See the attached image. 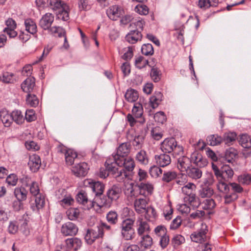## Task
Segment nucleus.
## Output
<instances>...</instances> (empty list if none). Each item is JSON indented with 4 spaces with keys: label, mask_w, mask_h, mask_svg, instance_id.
<instances>
[{
    "label": "nucleus",
    "mask_w": 251,
    "mask_h": 251,
    "mask_svg": "<svg viewBox=\"0 0 251 251\" xmlns=\"http://www.w3.org/2000/svg\"><path fill=\"white\" fill-rule=\"evenodd\" d=\"M105 166L106 171L111 173L118 182H124L126 178L130 179L131 176L124 168H117L118 164L115 162V158L113 157L107 158L105 163Z\"/></svg>",
    "instance_id": "f257e3e1"
},
{
    "label": "nucleus",
    "mask_w": 251,
    "mask_h": 251,
    "mask_svg": "<svg viewBox=\"0 0 251 251\" xmlns=\"http://www.w3.org/2000/svg\"><path fill=\"white\" fill-rule=\"evenodd\" d=\"M50 4L55 12L57 19L64 21L69 19L70 8L67 3L61 0H50Z\"/></svg>",
    "instance_id": "f03ea898"
},
{
    "label": "nucleus",
    "mask_w": 251,
    "mask_h": 251,
    "mask_svg": "<svg viewBox=\"0 0 251 251\" xmlns=\"http://www.w3.org/2000/svg\"><path fill=\"white\" fill-rule=\"evenodd\" d=\"M135 220L126 218L123 220L120 225L121 237L126 241L133 240L135 236L134 224Z\"/></svg>",
    "instance_id": "7ed1b4c3"
},
{
    "label": "nucleus",
    "mask_w": 251,
    "mask_h": 251,
    "mask_svg": "<svg viewBox=\"0 0 251 251\" xmlns=\"http://www.w3.org/2000/svg\"><path fill=\"white\" fill-rule=\"evenodd\" d=\"M207 232L208 227L205 224L202 223L201 227L191 234V239L194 242L202 243L207 240Z\"/></svg>",
    "instance_id": "20e7f679"
},
{
    "label": "nucleus",
    "mask_w": 251,
    "mask_h": 251,
    "mask_svg": "<svg viewBox=\"0 0 251 251\" xmlns=\"http://www.w3.org/2000/svg\"><path fill=\"white\" fill-rule=\"evenodd\" d=\"M196 188V185L192 182L187 183L181 187L182 193L186 195L184 198L185 202L192 204L193 202L195 201L196 200V196L195 194Z\"/></svg>",
    "instance_id": "39448f33"
},
{
    "label": "nucleus",
    "mask_w": 251,
    "mask_h": 251,
    "mask_svg": "<svg viewBox=\"0 0 251 251\" xmlns=\"http://www.w3.org/2000/svg\"><path fill=\"white\" fill-rule=\"evenodd\" d=\"M115 162L119 167H123L126 171L131 176L135 167V164L133 158L130 157H122L115 159Z\"/></svg>",
    "instance_id": "423d86ee"
},
{
    "label": "nucleus",
    "mask_w": 251,
    "mask_h": 251,
    "mask_svg": "<svg viewBox=\"0 0 251 251\" xmlns=\"http://www.w3.org/2000/svg\"><path fill=\"white\" fill-rule=\"evenodd\" d=\"M103 234V230L100 226H97L95 228H89L86 231L85 239L88 244H92L96 239L102 237Z\"/></svg>",
    "instance_id": "0eeeda50"
},
{
    "label": "nucleus",
    "mask_w": 251,
    "mask_h": 251,
    "mask_svg": "<svg viewBox=\"0 0 251 251\" xmlns=\"http://www.w3.org/2000/svg\"><path fill=\"white\" fill-rule=\"evenodd\" d=\"M124 14V9L118 5L110 6L106 10V14L109 18L112 20H117L121 16Z\"/></svg>",
    "instance_id": "6e6552de"
},
{
    "label": "nucleus",
    "mask_w": 251,
    "mask_h": 251,
    "mask_svg": "<svg viewBox=\"0 0 251 251\" xmlns=\"http://www.w3.org/2000/svg\"><path fill=\"white\" fill-rule=\"evenodd\" d=\"M138 191L140 195L148 198L153 193L154 187L153 185L149 182H141L137 184Z\"/></svg>",
    "instance_id": "1a4fd4ad"
},
{
    "label": "nucleus",
    "mask_w": 251,
    "mask_h": 251,
    "mask_svg": "<svg viewBox=\"0 0 251 251\" xmlns=\"http://www.w3.org/2000/svg\"><path fill=\"white\" fill-rule=\"evenodd\" d=\"M78 230L77 226L75 224L68 222L62 225L61 232L65 236H74L77 234Z\"/></svg>",
    "instance_id": "9d476101"
},
{
    "label": "nucleus",
    "mask_w": 251,
    "mask_h": 251,
    "mask_svg": "<svg viewBox=\"0 0 251 251\" xmlns=\"http://www.w3.org/2000/svg\"><path fill=\"white\" fill-rule=\"evenodd\" d=\"M89 169L87 163L81 162L73 167L72 171L76 176H84L87 174Z\"/></svg>",
    "instance_id": "9b49d317"
},
{
    "label": "nucleus",
    "mask_w": 251,
    "mask_h": 251,
    "mask_svg": "<svg viewBox=\"0 0 251 251\" xmlns=\"http://www.w3.org/2000/svg\"><path fill=\"white\" fill-rule=\"evenodd\" d=\"M130 144L128 142L121 144L117 149V153L115 155H112L110 157L120 158L122 157H126L130 151Z\"/></svg>",
    "instance_id": "f8f14e48"
},
{
    "label": "nucleus",
    "mask_w": 251,
    "mask_h": 251,
    "mask_svg": "<svg viewBox=\"0 0 251 251\" xmlns=\"http://www.w3.org/2000/svg\"><path fill=\"white\" fill-rule=\"evenodd\" d=\"M191 167V160L185 156H182L177 158V168L181 172H187Z\"/></svg>",
    "instance_id": "ddd939ff"
},
{
    "label": "nucleus",
    "mask_w": 251,
    "mask_h": 251,
    "mask_svg": "<svg viewBox=\"0 0 251 251\" xmlns=\"http://www.w3.org/2000/svg\"><path fill=\"white\" fill-rule=\"evenodd\" d=\"M234 174L233 171L228 165H224L221 167L220 176L217 177L218 180L223 179L224 181H229Z\"/></svg>",
    "instance_id": "4468645a"
},
{
    "label": "nucleus",
    "mask_w": 251,
    "mask_h": 251,
    "mask_svg": "<svg viewBox=\"0 0 251 251\" xmlns=\"http://www.w3.org/2000/svg\"><path fill=\"white\" fill-rule=\"evenodd\" d=\"M176 145V142L174 138H166L161 144V149L163 152L170 153Z\"/></svg>",
    "instance_id": "2eb2a0df"
},
{
    "label": "nucleus",
    "mask_w": 251,
    "mask_h": 251,
    "mask_svg": "<svg viewBox=\"0 0 251 251\" xmlns=\"http://www.w3.org/2000/svg\"><path fill=\"white\" fill-rule=\"evenodd\" d=\"M125 194L128 199L134 200L136 197L140 195L137 184L134 185L131 183L126 186L125 190Z\"/></svg>",
    "instance_id": "dca6fc26"
},
{
    "label": "nucleus",
    "mask_w": 251,
    "mask_h": 251,
    "mask_svg": "<svg viewBox=\"0 0 251 251\" xmlns=\"http://www.w3.org/2000/svg\"><path fill=\"white\" fill-rule=\"evenodd\" d=\"M54 21V16L50 13L45 14L40 21L39 25L44 30H49Z\"/></svg>",
    "instance_id": "f3484780"
},
{
    "label": "nucleus",
    "mask_w": 251,
    "mask_h": 251,
    "mask_svg": "<svg viewBox=\"0 0 251 251\" xmlns=\"http://www.w3.org/2000/svg\"><path fill=\"white\" fill-rule=\"evenodd\" d=\"M76 200L79 203L87 205L88 209L95 207L94 201L88 200L86 193L83 191L78 193L76 196Z\"/></svg>",
    "instance_id": "a211bd4d"
},
{
    "label": "nucleus",
    "mask_w": 251,
    "mask_h": 251,
    "mask_svg": "<svg viewBox=\"0 0 251 251\" xmlns=\"http://www.w3.org/2000/svg\"><path fill=\"white\" fill-rule=\"evenodd\" d=\"M41 163V159L39 155L33 154L29 156L28 165L32 172H37L40 167Z\"/></svg>",
    "instance_id": "6ab92c4d"
},
{
    "label": "nucleus",
    "mask_w": 251,
    "mask_h": 251,
    "mask_svg": "<svg viewBox=\"0 0 251 251\" xmlns=\"http://www.w3.org/2000/svg\"><path fill=\"white\" fill-rule=\"evenodd\" d=\"M7 26L3 31L6 32L10 38H14L17 35V32L15 30L16 27V23L15 21L11 18H9L5 22Z\"/></svg>",
    "instance_id": "aec40b11"
},
{
    "label": "nucleus",
    "mask_w": 251,
    "mask_h": 251,
    "mask_svg": "<svg viewBox=\"0 0 251 251\" xmlns=\"http://www.w3.org/2000/svg\"><path fill=\"white\" fill-rule=\"evenodd\" d=\"M154 159L156 164L160 167H165L170 164L171 162V156L166 153L155 155Z\"/></svg>",
    "instance_id": "412c9836"
},
{
    "label": "nucleus",
    "mask_w": 251,
    "mask_h": 251,
    "mask_svg": "<svg viewBox=\"0 0 251 251\" xmlns=\"http://www.w3.org/2000/svg\"><path fill=\"white\" fill-rule=\"evenodd\" d=\"M122 192L121 188L117 185H113L106 192V196L113 202L117 201L120 197Z\"/></svg>",
    "instance_id": "4be33fe9"
},
{
    "label": "nucleus",
    "mask_w": 251,
    "mask_h": 251,
    "mask_svg": "<svg viewBox=\"0 0 251 251\" xmlns=\"http://www.w3.org/2000/svg\"><path fill=\"white\" fill-rule=\"evenodd\" d=\"M149 201V199L146 198L135 199L134 203L135 211L139 214L144 213Z\"/></svg>",
    "instance_id": "5701e85b"
},
{
    "label": "nucleus",
    "mask_w": 251,
    "mask_h": 251,
    "mask_svg": "<svg viewBox=\"0 0 251 251\" xmlns=\"http://www.w3.org/2000/svg\"><path fill=\"white\" fill-rule=\"evenodd\" d=\"M35 85V78L33 77L29 76L21 84V88L24 92L30 94L33 91Z\"/></svg>",
    "instance_id": "b1692460"
},
{
    "label": "nucleus",
    "mask_w": 251,
    "mask_h": 251,
    "mask_svg": "<svg viewBox=\"0 0 251 251\" xmlns=\"http://www.w3.org/2000/svg\"><path fill=\"white\" fill-rule=\"evenodd\" d=\"M65 243L68 249H73L74 251L79 249L82 245L81 239L77 237L67 239L65 240Z\"/></svg>",
    "instance_id": "393cba45"
},
{
    "label": "nucleus",
    "mask_w": 251,
    "mask_h": 251,
    "mask_svg": "<svg viewBox=\"0 0 251 251\" xmlns=\"http://www.w3.org/2000/svg\"><path fill=\"white\" fill-rule=\"evenodd\" d=\"M94 202H95V206L97 205L100 207L109 208L112 203L111 200L107 196H103L101 197V195L96 197Z\"/></svg>",
    "instance_id": "a878e982"
},
{
    "label": "nucleus",
    "mask_w": 251,
    "mask_h": 251,
    "mask_svg": "<svg viewBox=\"0 0 251 251\" xmlns=\"http://www.w3.org/2000/svg\"><path fill=\"white\" fill-rule=\"evenodd\" d=\"M142 34L141 32L136 30L130 31L125 37L126 40L130 44H135L142 39Z\"/></svg>",
    "instance_id": "bb28decb"
},
{
    "label": "nucleus",
    "mask_w": 251,
    "mask_h": 251,
    "mask_svg": "<svg viewBox=\"0 0 251 251\" xmlns=\"http://www.w3.org/2000/svg\"><path fill=\"white\" fill-rule=\"evenodd\" d=\"M219 3V0H199L198 7L202 9L206 10L211 7H216Z\"/></svg>",
    "instance_id": "cd10ccee"
},
{
    "label": "nucleus",
    "mask_w": 251,
    "mask_h": 251,
    "mask_svg": "<svg viewBox=\"0 0 251 251\" xmlns=\"http://www.w3.org/2000/svg\"><path fill=\"white\" fill-rule=\"evenodd\" d=\"M192 161L199 167H203L207 165V161L203 158L200 153L195 152L191 155Z\"/></svg>",
    "instance_id": "c85d7f7f"
},
{
    "label": "nucleus",
    "mask_w": 251,
    "mask_h": 251,
    "mask_svg": "<svg viewBox=\"0 0 251 251\" xmlns=\"http://www.w3.org/2000/svg\"><path fill=\"white\" fill-rule=\"evenodd\" d=\"M177 176V172L175 171H165L162 177V181L165 183H171L175 181Z\"/></svg>",
    "instance_id": "c756f323"
},
{
    "label": "nucleus",
    "mask_w": 251,
    "mask_h": 251,
    "mask_svg": "<svg viewBox=\"0 0 251 251\" xmlns=\"http://www.w3.org/2000/svg\"><path fill=\"white\" fill-rule=\"evenodd\" d=\"M0 119L6 127H9L12 122L11 114H9L8 111L5 110L0 111Z\"/></svg>",
    "instance_id": "7c9ffc66"
},
{
    "label": "nucleus",
    "mask_w": 251,
    "mask_h": 251,
    "mask_svg": "<svg viewBox=\"0 0 251 251\" xmlns=\"http://www.w3.org/2000/svg\"><path fill=\"white\" fill-rule=\"evenodd\" d=\"M163 95L160 92H155L154 95L151 96L150 99L151 107L154 109L158 107L162 100Z\"/></svg>",
    "instance_id": "2f4dec72"
},
{
    "label": "nucleus",
    "mask_w": 251,
    "mask_h": 251,
    "mask_svg": "<svg viewBox=\"0 0 251 251\" xmlns=\"http://www.w3.org/2000/svg\"><path fill=\"white\" fill-rule=\"evenodd\" d=\"M77 153L72 150L68 149L65 155V162L67 165H72L75 159H77Z\"/></svg>",
    "instance_id": "473e14b6"
},
{
    "label": "nucleus",
    "mask_w": 251,
    "mask_h": 251,
    "mask_svg": "<svg viewBox=\"0 0 251 251\" xmlns=\"http://www.w3.org/2000/svg\"><path fill=\"white\" fill-rule=\"evenodd\" d=\"M25 30L32 34H35L37 31L36 23L31 19H27L25 21Z\"/></svg>",
    "instance_id": "72a5a7b5"
},
{
    "label": "nucleus",
    "mask_w": 251,
    "mask_h": 251,
    "mask_svg": "<svg viewBox=\"0 0 251 251\" xmlns=\"http://www.w3.org/2000/svg\"><path fill=\"white\" fill-rule=\"evenodd\" d=\"M27 191L24 187H18L15 189L14 195L17 200L22 201L27 198Z\"/></svg>",
    "instance_id": "f704fd0d"
},
{
    "label": "nucleus",
    "mask_w": 251,
    "mask_h": 251,
    "mask_svg": "<svg viewBox=\"0 0 251 251\" xmlns=\"http://www.w3.org/2000/svg\"><path fill=\"white\" fill-rule=\"evenodd\" d=\"M187 176L194 179H198L202 176V171L198 168L191 167L186 172Z\"/></svg>",
    "instance_id": "c9c22d12"
},
{
    "label": "nucleus",
    "mask_w": 251,
    "mask_h": 251,
    "mask_svg": "<svg viewBox=\"0 0 251 251\" xmlns=\"http://www.w3.org/2000/svg\"><path fill=\"white\" fill-rule=\"evenodd\" d=\"M125 97L128 102H135L138 98V93L137 91L130 89L126 91Z\"/></svg>",
    "instance_id": "e433bc0d"
},
{
    "label": "nucleus",
    "mask_w": 251,
    "mask_h": 251,
    "mask_svg": "<svg viewBox=\"0 0 251 251\" xmlns=\"http://www.w3.org/2000/svg\"><path fill=\"white\" fill-rule=\"evenodd\" d=\"M213 190L210 187L201 185L199 190V196L202 198H209L213 194Z\"/></svg>",
    "instance_id": "4c0bfd02"
},
{
    "label": "nucleus",
    "mask_w": 251,
    "mask_h": 251,
    "mask_svg": "<svg viewBox=\"0 0 251 251\" xmlns=\"http://www.w3.org/2000/svg\"><path fill=\"white\" fill-rule=\"evenodd\" d=\"M152 244V240L151 237L149 235H146L142 237V240L140 242V248L144 249V251L149 249Z\"/></svg>",
    "instance_id": "58836bf2"
},
{
    "label": "nucleus",
    "mask_w": 251,
    "mask_h": 251,
    "mask_svg": "<svg viewBox=\"0 0 251 251\" xmlns=\"http://www.w3.org/2000/svg\"><path fill=\"white\" fill-rule=\"evenodd\" d=\"M104 189V185L102 183L95 181L92 190L95 193L96 197H97L101 196L103 194Z\"/></svg>",
    "instance_id": "ea45409f"
},
{
    "label": "nucleus",
    "mask_w": 251,
    "mask_h": 251,
    "mask_svg": "<svg viewBox=\"0 0 251 251\" xmlns=\"http://www.w3.org/2000/svg\"><path fill=\"white\" fill-rule=\"evenodd\" d=\"M12 121H14L18 125L22 124L25 121V118L21 111L16 110L11 113Z\"/></svg>",
    "instance_id": "a19ab883"
},
{
    "label": "nucleus",
    "mask_w": 251,
    "mask_h": 251,
    "mask_svg": "<svg viewBox=\"0 0 251 251\" xmlns=\"http://www.w3.org/2000/svg\"><path fill=\"white\" fill-rule=\"evenodd\" d=\"M144 136L141 135H136L132 142V146L135 150L141 149L143 145Z\"/></svg>",
    "instance_id": "79ce46f5"
},
{
    "label": "nucleus",
    "mask_w": 251,
    "mask_h": 251,
    "mask_svg": "<svg viewBox=\"0 0 251 251\" xmlns=\"http://www.w3.org/2000/svg\"><path fill=\"white\" fill-rule=\"evenodd\" d=\"M0 80L5 83H13L16 81V77L14 74L6 72L3 73Z\"/></svg>",
    "instance_id": "37998d69"
},
{
    "label": "nucleus",
    "mask_w": 251,
    "mask_h": 251,
    "mask_svg": "<svg viewBox=\"0 0 251 251\" xmlns=\"http://www.w3.org/2000/svg\"><path fill=\"white\" fill-rule=\"evenodd\" d=\"M207 143L210 146H217L222 142L223 138L218 135H210L206 138Z\"/></svg>",
    "instance_id": "c03bdc74"
},
{
    "label": "nucleus",
    "mask_w": 251,
    "mask_h": 251,
    "mask_svg": "<svg viewBox=\"0 0 251 251\" xmlns=\"http://www.w3.org/2000/svg\"><path fill=\"white\" fill-rule=\"evenodd\" d=\"M237 135L235 132H229L224 134L223 140L226 144L229 146L231 143L235 141Z\"/></svg>",
    "instance_id": "a18cd8bd"
},
{
    "label": "nucleus",
    "mask_w": 251,
    "mask_h": 251,
    "mask_svg": "<svg viewBox=\"0 0 251 251\" xmlns=\"http://www.w3.org/2000/svg\"><path fill=\"white\" fill-rule=\"evenodd\" d=\"M49 33L55 36L61 37L65 36V32L63 28L60 26H53L48 30Z\"/></svg>",
    "instance_id": "49530a36"
},
{
    "label": "nucleus",
    "mask_w": 251,
    "mask_h": 251,
    "mask_svg": "<svg viewBox=\"0 0 251 251\" xmlns=\"http://www.w3.org/2000/svg\"><path fill=\"white\" fill-rule=\"evenodd\" d=\"M217 188L221 192L226 194L230 192L229 186L226 183L227 181H224L223 179L218 180Z\"/></svg>",
    "instance_id": "de8ad7c7"
},
{
    "label": "nucleus",
    "mask_w": 251,
    "mask_h": 251,
    "mask_svg": "<svg viewBox=\"0 0 251 251\" xmlns=\"http://www.w3.org/2000/svg\"><path fill=\"white\" fill-rule=\"evenodd\" d=\"M237 155L238 151L235 149L229 148L226 151L225 157L228 162H231Z\"/></svg>",
    "instance_id": "09e8293b"
},
{
    "label": "nucleus",
    "mask_w": 251,
    "mask_h": 251,
    "mask_svg": "<svg viewBox=\"0 0 251 251\" xmlns=\"http://www.w3.org/2000/svg\"><path fill=\"white\" fill-rule=\"evenodd\" d=\"M136 159L142 164H147L148 163V157L146 152L144 150L139 151L136 155Z\"/></svg>",
    "instance_id": "8fccbe9b"
},
{
    "label": "nucleus",
    "mask_w": 251,
    "mask_h": 251,
    "mask_svg": "<svg viewBox=\"0 0 251 251\" xmlns=\"http://www.w3.org/2000/svg\"><path fill=\"white\" fill-rule=\"evenodd\" d=\"M106 220L107 222L112 225H116L118 221V215L115 211H110L106 214Z\"/></svg>",
    "instance_id": "3c124183"
},
{
    "label": "nucleus",
    "mask_w": 251,
    "mask_h": 251,
    "mask_svg": "<svg viewBox=\"0 0 251 251\" xmlns=\"http://www.w3.org/2000/svg\"><path fill=\"white\" fill-rule=\"evenodd\" d=\"M239 142L244 148H251V138L247 134L242 135L240 137Z\"/></svg>",
    "instance_id": "603ef678"
},
{
    "label": "nucleus",
    "mask_w": 251,
    "mask_h": 251,
    "mask_svg": "<svg viewBox=\"0 0 251 251\" xmlns=\"http://www.w3.org/2000/svg\"><path fill=\"white\" fill-rule=\"evenodd\" d=\"M132 113L135 118H138L141 117L143 113V109L142 104L140 103H135L132 108Z\"/></svg>",
    "instance_id": "864d4df0"
},
{
    "label": "nucleus",
    "mask_w": 251,
    "mask_h": 251,
    "mask_svg": "<svg viewBox=\"0 0 251 251\" xmlns=\"http://www.w3.org/2000/svg\"><path fill=\"white\" fill-rule=\"evenodd\" d=\"M142 54L146 56L152 55L154 53L153 47L151 44H144L141 48Z\"/></svg>",
    "instance_id": "5fc2aeb1"
},
{
    "label": "nucleus",
    "mask_w": 251,
    "mask_h": 251,
    "mask_svg": "<svg viewBox=\"0 0 251 251\" xmlns=\"http://www.w3.org/2000/svg\"><path fill=\"white\" fill-rule=\"evenodd\" d=\"M26 103L31 106L35 107L38 104L39 100L36 96L34 94H28L26 98Z\"/></svg>",
    "instance_id": "6e6d98bb"
},
{
    "label": "nucleus",
    "mask_w": 251,
    "mask_h": 251,
    "mask_svg": "<svg viewBox=\"0 0 251 251\" xmlns=\"http://www.w3.org/2000/svg\"><path fill=\"white\" fill-rule=\"evenodd\" d=\"M148 64V61L144 57L140 56L135 58V65L139 69H142Z\"/></svg>",
    "instance_id": "4d7b16f0"
},
{
    "label": "nucleus",
    "mask_w": 251,
    "mask_h": 251,
    "mask_svg": "<svg viewBox=\"0 0 251 251\" xmlns=\"http://www.w3.org/2000/svg\"><path fill=\"white\" fill-rule=\"evenodd\" d=\"M19 228V227L17 221L14 220L9 222L7 230L9 233L11 234H15L17 233Z\"/></svg>",
    "instance_id": "13d9d810"
},
{
    "label": "nucleus",
    "mask_w": 251,
    "mask_h": 251,
    "mask_svg": "<svg viewBox=\"0 0 251 251\" xmlns=\"http://www.w3.org/2000/svg\"><path fill=\"white\" fill-rule=\"evenodd\" d=\"M202 208L204 209L211 210L215 207L216 204L213 199H206L201 203Z\"/></svg>",
    "instance_id": "bf43d9fd"
},
{
    "label": "nucleus",
    "mask_w": 251,
    "mask_h": 251,
    "mask_svg": "<svg viewBox=\"0 0 251 251\" xmlns=\"http://www.w3.org/2000/svg\"><path fill=\"white\" fill-rule=\"evenodd\" d=\"M66 214L69 219L73 221L78 218L79 215V212L76 208H70L67 211Z\"/></svg>",
    "instance_id": "052dcab7"
},
{
    "label": "nucleus",
    "mask_w": 251,
    "mask_h": 251,
    "mask_svg": "<svg viewBox=\"0 0 251 251\" xmlns=\"http://www.w3.org/2000/svg\"><path fill=\"white\" fill-rule=\"evenodd\" d=\"M185 241V240L183 236L179 234H176L172 238V244L174 247H176L184 243Z\"/></svg>",
    "instance_id": "680f3d73"
},
{
    "label": "nucleus",
    "mask_w": 251,
    "mask_h": 251,
    "mask_svg": "<svg viewBox=\"0 0 251 251\" xmlns=\"http://www.w3.org/2000/svg\"><path fill=\"white\" fill-rule=\"evenodd\" d=\"M144 212L145 213V217L147 220L151 218H155L156 216V212L154 208L151 206H148L146 207Z\"/></svg>",
    "instance_id": "e2e57ef3"
},
{
    "label": "nucleus",
    "mask_w": 251,
    "mask_h": 251,
    "mask_svg": "<svg viewBox=\"0 0 251 251\" xmlns=\"http://www.w3.org/2000/svg\"><path fill=\"white\" fill-rule=\"evenodd\" d=\"M35 197V203L36 208L38 210L42 208L45 203L44 197L41 194Z\"/></svg>",
    "instance_id": "0e129e2a"
},
{
    "label": "nucleus",
    "mask_w": 251,
    "mask_h": 251,
    "mask_svg": "<svg viewBox=\"0 0 251 251\" xmlns=\"http://www.w3.org/2000/svg\"><path fill=\"white\" fill-rule=\"evenodd\" d=\"M174 181L178 185L183 186L187 183V176L183 174L178 175L177 173L176 178Z\"/></svg>",
    "instance_id": "69168bd1"
},
{
    "label": "nucleus",
    "mask_w": 251,
    "mask_h": 251,
    "mask_svg": "<svg viewBox=\"0 0 251 251\" xmlns=\"http://www.w3.org/2000/svg\"><path fill=\"white\" fill-rule=\"evenodd\" d=\"M154 119L155 122L161 124L164 123L167 120L165 113L162 111L156 112L154 116Z\"/></svg>",
    "instance_id": "338daca9"
},
{
    "label": "nucleus",
    "mask_w": 251,
    "mask_h": 251,
    "mask_svg": "<svg viewBox=\"0 0 251 251\" xmlns=\"http://www.w3.org/2000/svg\"><path fill=\"white\" fill-rule=\"evenodd\" d=\"M124 251H144V249L136 244H130L126 243L123 246Z\"/></svg>",
    "instance_id": "774afa93"
}]
</instances>
